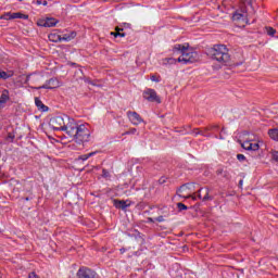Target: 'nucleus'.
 Instances as JSON below:
<instances>
[{
  "label": "nucleus",
  "instance_id": "nucleus-25",
  "mask_svg": "<svg viewBox=\"0 0 278 278\" xmlns=\"http://www.w3.org/2000/svg\"><path fill=\"white\" fill-rule=\"evenodd\" d=\"M266 31L268 36H275V34H277V30L273 27H266Z\"/></svg>",
  "mask_w": 278,
  "mask_h": 278
},
{
  "label": "nucleus",
  "instance_id": "nucleus-34",
  "mask_svg": "<svg viewBox=\"0 0 278 278\" xmlns=\"http://www.w3.org/2000/svg\"><path fill=\"white\" fill-rule=\"evenodd\" d=\"M28 278H39V277L38 275H36V273L33 271L28 275Z\"/></svg>",
  "mask_w": 278,
  "mask_h": 278
},
{
  "label": "nucleus",
  "instance_id": "nucleus-2",
  "mask_svg": "<svg viewBox=\"0 0 278 278\" xmlns=\"http://www.w3.org/2000/svg\"><path fill=\"white\" fill-rule=\"evenodd\" d=\"M40 81H42L41 74H30L26 76V84L31 86V88H36V90H40L41 88H45L46 90H54V88H60V86H62V83L58 80V78H51L45 85L38 87Z\"/></svg>",
  "mask_w": 278,
  "mask_h": 278
},
{
  "label": "nucleus",
  "instance_id": "nucleus-24",
  "mask_svg": "<svg viewBox=\"0 0 278 278\" xmlns=\"http://www.w3.org/2000/svg\"><path fill=\"white\" fill-rule=\"evenodd\" d=\"M111 36H114V38H125V33H117L116 30L115 31H111Z\"/></svg>",
  "mask_w": 278,
  "mask_h": 278
},
{
  "label": "nucleus",
  "instance_id": "nucleus-44",
  "mask_svg": "<svg viewBox=\"0 0 278 278\" xmlns=\"http://www.w3.org/2000/svg\"><path fill=\"white\" fill-rule=\"evenodd\" d=\"M240 186H242V180H240Z\"/></svg>",
  "mask_w": 278,
  "mask_h": 278
},
{
  "label": "nucleus",
  "instance_id": "nucleus-13",
  "mask_svg": "<svg viewBox=\"0 0 278 278\" xmlns=\"http://www.w3.org/2000/svg\"><path fill=\"white\" fill-rule=\"evenodd\" d=\"M127 116L134 125H140L142 123V117L136 112H127Z\"/></svg>",
  "mask_w": 278,
  "mask_h": 278
},
{
  "label": "nucleus",
  "instance_id": "nucleus-22",
  "mask_svg": "<svg viewBox=\"0 0 278 278\" xmlns=\"http://www.w3.org/2000/svg\"><path fill=\"white\" fill-rule=\"evenodd\" d=\"M241 5L247 8V5H250V8H253V0H241Z\"/></svg>",
  "mask_w": 278,
  "mask_h": 278
},
{
  "label": "nucleus",
  "instance_id": "nucleus-10",
  "mask_svg": "<svg viewBox=\"0 0 278 278\" xmlns=\"http://www.w3.org/2000/svg\"><path fill=\"white\" fill-rule=\"evenodd\" d=\"M192 185H182L178 191H177V194L178 197H181L182 199H192V201H197V195L195 194H187L185 195V192L187 190H189V188L191 187Z\"/></svg>",
  "mask_w": 278,
  "mask_h": 278
},
{
  "label": "nucleus",
  "instance_id": "nucleus-16",
  "mask_svg": "<svg viewBox=\"0 0 278 278\" xmlns=\"http://www.w3.org/2000/svg\"><path fill=\"white\" fill-rule=\"evenodd\" d=\"M268 136L271 140H275V142H278V128H271L268 130Z\"/></svg>",
  "mask_w": 278,
  "mask_h": 278
},
{
  "label": "nucleus",
  "instance_id": "nucleus-15",
  "mask_svg": "<svg viewBox=\"0 0 278 278\" xmlns=\"http://www.w3.org/2000/svg\"><path fill=\"white\" fill-rule=\"evenodd\" d=\"M201 190H203V189H200L198 191V199H202V201H212V198L210 197V189H207V188L205 189L204 197L201 195Z\"/></svg>",
  "mask_w": 278,
  "mask_h": 278
},
{
  "label": "nucleus",
  "instance_id": "nucleus-18",
  "mask_svg": "<svg viewBox=\"0 0 278 278\" xmlns=\"http://www.w3.org/2000/svg\"><path fill=\"white\" fill-rule=\"evenodd\" d=\"M10 77H14L13 71L4 72L0 70V79H10Z\"/></svg>",
  "mask_w": 278,
  "mask_h": 278
},
{
  "label": "nucleus",
  "instance_id": "nucleus-21",
  "mask_svg": "<svg viewBox=\"0 0 278 278\" xmlns=\"http://www.w3.org/2000/svg\"><path fill=\"white\" fill-rule=\"evenodd\" d=\"M177 60H175L174 58H167L163 60V64L164 66H167V64H176Z\"/></svg>",
  "mask_w": 278,
  "mask_h": 278
},
{
  "label": "nucleus",
  "instance_id": "nucleus-26",
  "mask_svg": "<svg viewBox=\"0 0 278 278\" xmlns=\"http://www.w3.org/2000/svg\"><path fill=\"white\" fill-rule=\"evenodd\" d=\"M177 207H178V210H179L180 212H184V210H188V206H186V204H184V203H181V202H179V203L177 204Z\"/></svg>",
  "mask_w": 278,
  "mask_h": 278
},
{
  "label": "nucleus",
  "instance_id": "nucleus-35",
  "mask_svg": "<svg viewBox=\"0 0 278 278\" xmlns=\"http://www.w3.org/2000/svg\"><path fill=\"white\" fill-rule=\"evenodd\" d=\"M61 40L70 41L71 37H68V35H64L63 37H61Z\"/></svg>",
  "mask_w": 278,
  "mask_h": 278
},
{
  "label": "nucleus",
  "instance_id": "nucleus-38",
  "mask_svg": "<svg viewBox=\"0 0 278 278\" xmlns=\"http://www.w3.org/2000/svg\"><path fill=\"white\" fill-rule=\"evenodd\" d=\"M148 222H149V223H155V219H153L152 217H149V218H148Z\"/></svg>",
  "mask_w": 278,
  "mask_h": 278
},
{
  "label": "nucleus",
  "instance_id": "nucleus-19",
  "mask_svg": "<svg viewBox=\"0 0 278 278\" xmlns=\"http://www.w3.org/2000/svg\"><path fill=\"white\" fill-rule=\"evenodd\" d=\"M48 38L51 42H62V36L58 34H50Z\"/></svg>",
  "mask_w": 278,
  "mask_h": 278
},
{
  "label": "nucleus",
  "instance_id": "nucleus-42",
  "mask_svg": "<svg viewBox=\"0 0 278 278\" xmlns=\"http://www.w3.org/2000/svg\"><path fill=\"white\" fill-rule=\"evenodd\" d=\"M106 173H108V172H106L105 169H103V175H104V176L106 175Z\"/></svg>",
  "mask_w": 278,
  "mask_h": 278
},
{
  "label": "nucleus",
  "instance_id": "nucleus-1",
  "mask_svg": "<svg viewBox=\"0 0 278 278\" xmlns=\"http://www.w3.org/2000/svg\"><path fill=\"white\" fill-rule=\"evenodd\" d=\"M67 136L74 138L76 142H88L90 140V126L88 124L77 125V122H72L68 128Z\"/></svg>",
  "mask_w": 278,
  "mask_h": 278
},
{
  "label": "nucleus",
  "instance_id": "nucleus-8",
  "mask_svg": "<svg viewBox=\"0 0 278 278\" xmlns=\"http://www.w3.org/2000/svg\"><path fill=\"white\" fill-rule=\"evenodd\" d=\"M78 278H99L97 271L88 268V267H80L77 271Z\"/></svg>",
  "mask_w": 278,
  "mask_h": 278
},
{
  "label": "nucleus",
  "instance_id": "nucleus-17",
  "mask_svg": "<svg viewBox=\"0 0 278 278\" xmlns=\"http://www.w3.org/2000/svg\"><path fill=\"white\" fill-rule=\"evenodd\" d=\"M10 101V92L8 90H3L0 97V104L8 103Z\"/></svg>",
  "mask_w": 278,
  "mask_h": 278
},
{
  "label": "nucleus",
  "instance_id": "nucleus-6",
  "mask_svg": "<svg viewBox=\"0 0 278 278\" xmlns=\"http://www.w3.org/2000/svg\"><path fill=\"white\" fill-rule=\"evenodd\" d=\"M232 21L237 25V27H247V23H249V14L247 13V9H241L233 13Z\"/></svg>",
  "mask_w": 278,
  "mask_h": 278
},
{
  "label": "nucleus",
  "instance_id": "nucleus-23",
  "mask_svg": "<svg viewBox=\"0 0 278 278\" xmlns=\"http://www.w3.org/2000/svg\"><path fill=\"white\" fill-rule=\"evenodd\" d=\"M38 112L45 113L49 112V106L48 105H37Z\"/></svg>",
  "mask_w": 278,
  "mask_h": 278
},
{
  "label": "nucleus",
  "instance_id": "nucleus-41",
  "mask_svg": "<svg viewBox=\"0 0 278 278\" xmlns=\"http://www.w3.org/2000/svg\"><path fill=\"white\" fill-rule=\"evenodd\" d=\"M42 5H47V1L46 0L42 2Z\"/></svg>",
  "mask_w": 278,
  "mask_h": 278
},
{
  "label": "nucleus",
  "instance_id": "nucleus-32",
  "mask_svg": "<svg viewBox=\"0 0 278 278\" xmlns=\"http://www.w3.org/2000/svg\"><path fill=\"white\" fill-rule=\"evenodd\" d=\"M137 129L136 128H130L128 131H126V135H134L136 134Z\"/></svg>",
  "mask_w": 278,
  "mask_h": 278
},
{
  "label": "nucleus",
  "instance_id": "nucleus-30",
  "mask_svg": "<svg viewBox=\"0 0 278 278\" xmlns=\"http://www.w3.org/2000/svg\"><path fill=\"white\" fill-rule=\"evenodd\" d=\"M35 105H45L40 98H35Z\"/></svg>",
  "mask_w": 278,
  "mask_h": 278
},
{
  "label": "nucleus",
  "instance_id": "nucleus-5",
  "mask_svg": "<svg viewBox=\"0 0 278 278\" xmlns=\"http://www.w3.org/2000/svg\"><path fill=\"white\" fill-rule=\"evenodd\" d=\"M174 51H178L181 54L178 58L177 62H184L185 64L197 62V58H199L197 52L190 50L189 43H185V45L178 43L174 46Z\"/></svg>",
  "mask_w": 278,
  "mask_h": 278
},
{
  "label": "nucleus",
  "instance_id": "nucleus-43",
  "mask_svg": "<svg viewBox=\"0 0 278 278\" xmlns=\"http://www.w3.org/2000/svg\"><path fill=\"white\" fill-rule=\"evenodd\" d=\"M71 64V66H75V63H70Z\"/></svg>",
  "mask_w": 278,
  "mask_h": 278
},
{
  "label": "nucleus",
  "instance_id": "nucleus-31",
  "mask_svg": "<svg viewBox=\"0 0 278 278\" xmlns=\"http://www.w3.org/2000/svg\"><path fill=\"white\" fill-rule=\"evenodd\" d=\"M70 40H73L76 36H77V33L76 31H72L70 35H67Z\"/></svg>",
  "mask_w": 278,
  "mask_h": 278
},
{
  "label": "nucleus",
  "instance_id": "nucleus-33",
  "mask_svg": "<svg viewBox=\"0 0 278 278\" xmlns=\"http://www.w3.org/2000/svg\"><path fill=\"white\" fill-rule=\"evenodd\" d=\"M154 220H156V223H164V216H159Z\"/></svg>",
  "mask_w": 278,
  "mask_h": 278
},
{
  "label": "nucleus",
  "instance_id": "nucleus-12",
  "mask_svg": "<svg viewBox=\"0 0 278 278\" xmlns=\"http://www.w3.org/2000/svg\"><path fill=\"white\" fill-rule=\"evenodd\" d=\"M40 27H55L58 25V20L53 17H48L38 23Z\"/></svg>",
  "mask_w": 278,
  "mask_h": 278
},
{
  "label": "nucleus",
  "instance_id": "nucleus-40",
  "mask_svg": "<svg viewBox=\"0 0 278 278\" xmlns=\"http://www.w3.org/2000/svg\"><path fill=\"white\" fill-rule=\"evenodd\" d=\"M119 251L122 254L125 253V248H122Z\"/></svg>",
  "mask_w": 278,
  "mask_h": 278
},
{
  "label": "nucleus",
  "instance_id": "nucleus-9",
  "mask_svg": "<svg viewBox=\"0 0 278 278\" xmlns=\"http://www.w3.org/2000/svg\"><path fill=\"white\" fill-rule=\"evenodd\" d=\"M260 142H255L253 140H247L241 143L242 149L245 151H260Z\"/></svg>",
  "mask_w": 278,
  "mask_h": 278
},
{
  "label": "nucleus",
  "instance_id": "nucleus-29",
  "mask_svg": "<svg viewBox=\"0 0 278 278\" xmlns=\"http://www.w3.org/2000/svg\"><path fill=\"white\" fill-rule=\"evenodd\" d=\"M150 79H151V81H155L156 84H159V81H160V76H157V75H152V76L150 77Z\"/></svg>",
  "mask_w": 278,
  "mask_h": 278
},
{
  "label": "nucleus",
  "instance_id": "nucleus-39",
  "mask_svg": "<svg viewBox=\"0 0 278 278\" xmlns=\"http://www.w3.org/2000/svg\"><path fill=\"white\" fill-rule=\"evenodd\" d=\"M223 173V169L217 170V175H220Z\"/></svg>",
  "mask_w": 278,
  "mask_h": 278
},
{
  "label": "nucleus",
  "instance_id": "nucleus-27",
  "mask_svg": "<svg viewBox=\"0 0 278 278\" xmlns=\"http://www.w3.org/2000/svg\"><path fill=\"white\" fill-rule=\"evenodd\" d=\"M271 157L275 162H278V151L271 150Z\"/></svg>",
  "mask_w": 278,
  "mask_h": 278
},
{
  "label": "nucleus",
  "instance_id": "nucleus-37",
  "mask_svg": "<svg viewBox=\"0 0 278 278\" xmlns=\"http://www.w3.org/2000/svg\"><path fill=\"white\" fill-rule=\"evenodd\" d=\"M37 5H42V0H36Z\"/></svg>",
  "mask_w": 278,
  "mask_h": 278
},
{
  "label": "nucleus",
  "instance_id": "nucleus-20",
  "mask_svg": "<svg viewBox=\"0 0 278 278\" xmlns=\"http://www.w3.org/2000/svg\"><path fill=\"white\" fill-rule=\"evenodd\" d=\"M97 155V152H90L88 154H83L80 156H78V160H81V162H86V160H88L89 157H92Z\"/></svg>",
  "mask_w": 278,
  "mask_h": 278
},
{
  "label": "nucleus",
  "instance_id": "nucleus-11",
  "mask_svg": "<svg viewBox=\"0 0 278 278\" xmlns=\"http://www.w3.org/2000/svg\"><path fill=\"white\" fill-rule=\"evenodd\" d=\"M0 18H3L4 21H12L14 18H29V15H25L23 13H5L4 15L0 16Z\"/></svg>",
  "mask_w": 278,
  "mask_h": 278
},
{
  "label": "nucleus",
  "instance_id": "nucleus-7",
  "mask_svg": "<svg viewBox=\"0 0 278 278\" xmlns=\"http://www.w3.org/2000/svg\"><path fill=\"white\" fill-rule=\"evenodd\" d=\"M143 98L150 103H162V100L157 97V92L154 89H147L143 91Z\"/></svg>",
  "mask_w": 278,
  "mask_h": 278
},
{
  "label": "nucleus",
  "instance_id": "nucleus-14",
  "mask_svg": "<svg viewBox=\"0 0 278 278\" xmlns=\"http://www.w3.org/2000/svg\"><path fill=\"white\" fill-rule=\"evenodd\" d=\"M129 203L128 201H125V200H114V206L117 208V210H127V207H129Z\"/></svg>",
  "mask_w": 278,
  "mask_h": 278
},
{
  "label": "nucleus",
  "instance_id": "nucleus-3",
  "mask_svg": "<svg viewBox=\"0 0 278 278\" xmlns=\"http://www.w3.org/2000/svg\"><path fill=\"white\" fill-rule=\"evenodd\" d=\"M212 60H215L222 66H231V55H229V49L225 45H215L208 50Z\"/></svg>",
  "mask_w": 278,
  "mask_h": 278
},
{
  "label": "nucleus",
  "instance_id": "nucleus-36",
  "mask_svg": "<svg viewBox=\"0 0 278 278\" xmlns=\"http://www.w3.org/2000/svg\"><path fill=\"white\" fill-rule=\"evenodd\" d=\"M115 31L121 33V31H123V28L116 26V27H115Z\"/></svg>",
  "mask_w": 278,
  "mask_h": 278
},
{
  "label": "nucleus",
  "instance_id": "nucleus-4",
  "mask_svg": "<svg viewBox=\"0 0 278 278\" xmlns=\"http://www.w3.org/2000/svg\"><path fill=\"white\" fill-rule=\"evenodd\" d=\"M75 119L66 114L55 115L50 118L49 125L54 131H65L68 135V129L72 127Z\"/></svg>",
  "mask_w": 278,
  "mask_h": 278
},
{
  "label": "nucleus",
  "instance_id": "nucleus-28",
  "mask_svg": "<svg viewBox=\"0 0 278 278\" xmlns=\"http://www.w3.org/2000/svg\"><path fill=\"white\" fill-rule=\"evenodd\" d=\"M237 160L239 162H244L247 160V156H244V154H237Z\"/></svg>",
  "mask_w": 278,
  "mask_h": 278
}]
</instances>
